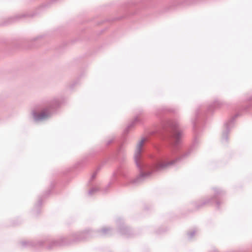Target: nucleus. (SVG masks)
Instances as JSON below:
<instances>
[{
  "label": "nucleus",
  "instance_id": "1",
  "mask_svg": "<svg viewBox=\"0 0 252 252\" xmlns=\"http://www.w3.org/2000/svg\"><path fill=\"white\" fill-rule=\"evenodd\" d=\"M143 141L142 140V141H141L139 143V144H138V145L137 150H138V152H139V151H140V148L141 147V146H142V144H143Z\"/></svg>",
  "mask_w": 252,
  "mask_h": 252
},
{
  "label": "nucleus",
  "instance_id": "2",
  "mask_svg": "<svg viewBox=\"0 0 252 252\" xmlns=\"http://www.w3.org/2000/svg\"><path fill=\"white\" fill-rule=\"evenodd\" d=\"M181 133L179 132H176L174 134V136L176 138H178L179 136V135H180Z\"/></svg>",
  "mask_w": 252,
  "mask_h": 252
},
{
  "label": "nucleus",
  "instance_id": "3",
  "mask_svg": "<svg viewBox=\"0 0 252 252\" xmlns=\"http://www.w3.org/2000/svg\"><path fill=\"white\" fill-rule=\"evenodd\" d=\"M44 117V116H43V115H42V116H39V117H37L36 116L34 115L35 119H36V120L42 118Z\"/></svg>",
  "mask_w": 252,
  "mask_h": 252
}]
</instances>
